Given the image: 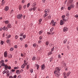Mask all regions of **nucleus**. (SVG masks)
<instances>
[{
	"instance_id": "f257e3e1",
	"label": "nucleus",
	"mask_w": 78,
	"mask_h": 78,
	"mask_svg": "<svg viewBox=\"0 0 78 78\" xmlns=\"http://www.w3.org/2000/svg\"><path fill=\"white\" fill-rule=\"evenodd\" d=\"M23 17L22 14H20L17 16V17L18 19H21Z\"/></svg>"
},
{
	"instance_id": "f03ea898",
	"label": "nucleus",
	"mask_w": 78,
	"mask_h": 78,
	"mask_svg": "<svg viewBox=\"0 0 78 78\" xmlns=\"http://www.w3.org/2000/svg\"><path fill=\"white\" fill-rule=\"evenodd\" d=\"M55 23H56V22H54V20H51V22L50 23V25L52 24L53 27H55Z\"/></svg>"
},
{
	"instance_id": "7ed1b4c3",
	"label": "nucleus",
	"mask_w": 78,
	"mask_h": 78,
	"mask_svg": "<svg viewBox=\"0 0 78 78\" xmlns=\"http://www.w3.org/2000/svg\"><path fill=\"white\" fill-rule=\"evenodd\" d=\"M60 71V69H59V68L58 67H56L55 69V71L54 72V74H55L56 72H59V71Z\"/></svg>"
},
{
	"instance_id": "20e7f679",
	"label": "nucleus",
	"mask_w": 78,
	"mask_h": 78,
	"mask_svg": "<svg viewBox=\"0 0 78 78\" xmlns=\"http://www.w3.org/2000/svg\"><path fill=\"white\" fill-rule=\"evenodd\" d=\"M55 76H56V77H58L59 76V75H60V73L59 72H57L56 73H55Z\"/></svg>"
},
{
	"instance_id": "39448f33",
	"label": "nucleus",
	"mask_w": 78,
	"mask_h": 78,
	"mask_svg": "<svg viewBox=\"0 0 78 78\" xmlns=\"http://www.w3.org/2000/svg\"><path fill=\"white\" fill-rule=\"evenodd\" d=\"M51 18V15H49L48 16L46 17V18L45 19V20H48V19H50Z\"/></svg>"
},
{
	"instance_id": "423d86ee",
	"label": "nucleus",
	"mask_w": 78,
	"mask_h": 78,
	"mask_svg": "<svg viewBox=\"0 0 78 78\" xmlns=\"http://www.w3.org/2000/svg\"><path fill=\"white\" fill-rule=\"evenodd\" d=\"M11 28V24H9L8 25H7V27H6V29H8V28Z\"/></svg>"
},
{
	"instance_id": "0eeeda50",
	"label": "nucleus",
	"mask_w": 78,
	"mask_h": 78,
	"mask_svg": "<svg viewBox=\"0 0 78 78\" xmlns=\"http://www.w3.org/2000/svg\"><path fill=\"white\" fill-rule=\"evenodd\" d=\"M67 31H68V28L67 27H65L63 28V31L64 32H66Z\"/></svg>"
},
{
	"instance_id": "6e6552de",
	"label": "nucleus",
	"mask_w": 78,
	"mask_h": 78,
	"mask_svg": "<svg viewBox=\"0 0 78 78\" xmlns=\"http://www.w3.org/2000/svg\"><path fill=\"white\" fill-rule=\"evenodd\" d=\"M64 22L63 21V20H61L60 22V25H64Z\"/></svg>"
},
{
	"instance_id": "1a4fd4ad",
	"label": "nucleus",
	"mask_w": 78,
	"mask_h": 78,
	"mask_svg": "<svg viewBox=\"0 0 78 78\" xmlns=\"http://www.w3.org/2000/svg\"><path fill=\"white\" fill-rule=\"evenodd\" d=\"M41 70H44V69H45V65H44V64H43L41 66Z\"/></svg>"
},
{
	"instance_id": "9d476101",
	"label": "nucleus",
	"mask_w": 78,
	"mask_h": 78,
	"mask_svg": "<svg viewBox=\"0 0 78 78\" xmlns=\"http://www.w3.org/2000/svg\"><path fill=\"white\" fill-rule=\"evenodd\" d=\"M7 55H8V53L7 52V51H5V52L4 53V56L5 58H6V57H7Z\"/></svg>"
},
{
	"instance_id": "9b49d317",
	"label": "nucleus",
	"mask_w": 78,
	"mask_h": 78,
	"mask_svg": "<svg viewBox=\"0 0 78 78\" xmlns=\"http://www.w3.org/2000/svg\"><path fill=\"white\" fill-rule=\"evenodd\" d=\"M16 73L17 75H19L20 73V71L19 70H17L16 71Z\"/></svg>"
},
{
	"instance_id": "f8f14e48",
	"label": "nucleus",
	"mask_w": 78,
	"mask_h": 78,
	"mask_svg": "<svg viewBox=\"0 0 78 78\" xmlns=\"http://www.w3.org/2000/svg\"><path fill=\"white\" fill-rule=\"evenodd\" d=\"M8 9H9V8H8V7L6 6L5 9V11H8Z\"/></svg>"
},
{
	"instance_id": "ddd939ff",
	"label": "nucleus",
	"mask_w": 78,
	"mask_h": 78,
	"mask_svg": "<svg viewBox=\"0 0 78 78\" xmlns=\"http://www.w3.org/2000/svg\"><path fill=\"white\" fill-rule=\"evenodd\" d=\"M50 12V10L49 9H46L45 10V12Z\"/></svg>"
},
{
	"instance_id": "4468645a",
	"label": "nucleus",
	"mask_w": 78,
	"mask_h": 78,
	"mask_svg": "<svg viewBox=\"0 0 78 78\" xmlns=\"http://www.w3.org/2000/svg\"><path fill=\"white\" fill-rule=\"evenodd\" d=\"M1 2H2V3L1 4V5L2 6H3V5H4V4H5V1H1Z\"/></svg>"
},
{
	"instance_id": "2eb2a0df",
	"label": "nucleus",
	"mask_w": 78,
	"mask_h": 78,
	"mask_svg": "<svg viewBox=\"0 0 78 78\" xmlns=\"http://www.w3.org/2000/svg\"><path fill=\"white\" fill-rule=\"evenodd\" d=\"M75 6V5H73V4H72L70 6V7L71 8H73Z\"/></svg>"
},
{
	"instance_id": "dca6fc26",
	"label": "nucleus",
	"mask_w": 78,
	"mask_h": 78,
	"mask_svg": "<svg viewBox=\"0 0 78 78\" xmlns=\"http://www.w3.org/2000/svg\"><path fill=\"white\" fill-rule=\"evenodd\" d=\"M25 64H23L22 66H21V68L22 69H24L25 68Z\"/></svg>"
},
{
	"instance_id": "f3484780",
	"label": "nucleus",
	"mask_w": 78,
	"mask_h": 78,
	"mask_svg": "<svg viewBox=\"0 0 78 78\" xmlns=\"http://www.w3.org/2000/svg\"><path fill=\"white\" fill-rule=\"evenodd\" d=\"M42 19H40V20H39V24H41V22H42Z\"/></svg>"
},
{
	"instance_id": "a211bd4d",
	"label": "nucleus",
	"mask_w": 78,
	"mask_h": 78,
	"mask_svg": "<svg viewBox=\"0 0 78 78\" xmlns=\"http://www.w3.org/2000/svg\"><path fill=\"white\" fill-rule=\"evenodd\" d=\"M22 8V5H19V10H21Z\"/></svg>"
},
{
	"instance_id": "6ab92c4d",
	"label": "nucleus",
	"mask_w": 78,
	"mask_h": 78,
	"mask_svg": "<svg viewBox=\"0 0 78 78\" xmlns=\"http://www.w3.org/2000/svg\"><path fill=\"white\" fill-rule=\"evenodd\" d=\"M49 44V42H48V41H47L45 42L46 45L48 46V45Z\"/></svg>"
},
{
	"instance_id": "aec40b11",
	"label": "nucleus",
	"mask_w": 78,
	"mask_h": 78,
	"mask_svg": "<svg viewBox=\"0 0 78 78\" xmlns=\"http://www.w3.org/2000/svg\"><path fill=\"white\" fill-rule=\"evenodd\" d=\"M4 66H5V70H7L8 69V66H7V65H6Z\"/></svg>"
},
{
	"instance_id": "412c9836",
	"label": "nucleus",
	"mask_w": 78,
	"mask_h": 78,
	"mask_svg": "<svg viewBox=\"0 0 78 78\" xmlns=\"http://www.w3.org/2000/svg\"><path fill=\"white\" fill-rule=\"evenodd\" d=\"M71 73H70V72H69L66 74V76H69V75H70V74Z\"/></svg>"
},
{
	"instance_id": "4be33fe9",
	"label": "nucleus",
	"mask_w": 78,
	"mask_h": 78,
	"mask_svg": "<svg viewBox=\"0 0 78 78\" xmlns=\"http://www.w3.org/2000/svg\"><path fill=\"white\" fill-rule=\"evenodd\" d=\"M36 57L35 56H34L32 58V61H34V60H36Z\"/></svg>"
},
{
	"instance_id": "5701e85b",
	"label": "nucleus",
	"mask_w": 78,
	"mask_h": 78,
	"mask_svg": "<svg viewBox=\"0 0 78 78\" xmlns=\"http://www.w3.org/2000/svg\"><path fill=\"white\" fill-rule=\"evenodd\" d=\"M36 7L35 6H34V7L33 8V11H36Z\"/></svg>"
},
{
	"instance_id": "b1692460",
	"label": "nucleus",
	"mask_w": 78,
	"mask_h": 78,
	"mask_svg": "<svg viewBox=\"0 0 78 78\" xmlns=\"http://www.w3.org/2000/svg\"><path fill=\"white\" fill-rule=\"evenodd\" d=\"M36 67H37V69L38 70V69H39V66L37 64L36 65Z\"/></svg>"
},
{
	"instance_id": "393cba45",
	"label": "nucleus",
	"mask_w": 78,
	"mask_h": 78,
	"mask_svg": "<svg viewBox=\"0 0 78 78\" xmlns=\"http://www.w3.org/2000/svg\"><path fill=\"white\" fill-rule=\"evenodd\" d=\"M4 22L6 24H8L9 23V21L8 20L5 21Z\"/></svg>"
},
{
	"instance_id": "a878e982",
	"label": "nucleus",
	"mask_w": 78,
	"mask_h": 78,
	"mask_svg": "<svg viewBox=\"0 0 78 78\" xmlns=\"http://www.w3.org/2000/svg\"><path fill=\"white\" fill-rule=\"evenodd\" d=\"M76 8H78V2H76Z\"/></svg>"
},
{
	"instance_id": "bb28decb",
	"label": "nucleus",
	"mask_w": 78,
	"mask_h": 78,
	"mask_svg": "<svg viewBox=\"0 0 78 78\" xmlns=\"http://www.w3.org/2000/svg\"><path fill=\"white\" fill-rule=\"evenodd\" d=\"M47 16H48V14L47 13H46L44 15V18H45V17H46Z\"/></svg>"
},
{
	"instance_id": "cd10ccee",
	"label": "nucleus",
	"mask_w": 78,
	"mask_h": 78,
	"mask_svg": "<svg viewBox=\"0 0 78 78\" xmlns=\"http://www.w3.org/2000/svg\"><path fill=\"white\" fill-rule=\"evenodd\" d=\"M42 33H43V31L41 30L39 32V34H41Z\"/></svg>"
},
{
	"instance_id": "c85d7f7f",
	"label": "nucleus",
	"mask_w": 78,
	"mask_h": 78,
	"mask_svg": "<svg viewBox=\"0 0 78 78\" xmlns=\"http://www.w3.org/2000/svg\"><path fill=\"white\" fill-rule=\"evenodd\" d=\"M30 73H32L33 72V69H30Z\"/></svg>"
},
{
	"instance_id": "c756f323",
	"label": "nucleus",
	"mask_w": 78,
	"mask_h": 78,
	"mask_svg": "<svg viewBox=\"0 0 78 78\" xmlns=\"http://www.w3.org/2000/svg\"><path fill=\"white\" fill-rule=\"evenodd\" d=\"M67 39L64 40L63 41L64 44H66V42H67Z\"/></svg>"
},
{
	"instance_id": "7c9ffc66",
	"label": "nucleus",
	"mask_w": 78,
	"mask_h": 78,
	"mask_svg": "<svg viewBox=\"0 0 78 78\" xmlns=\"http://www.w3.org/2000/svg\"><path fill=\"white\" fill-rule=\"evenodd\" d=\"M29 68H30V64H29V65H27V66L26 67L27 69H28Z\"/></svg>"
},
{
	"instance_id": "2f4dec72",
	"label": "nucleus",
	"mask_w": 78,
	"mask_h": 78,
	"mask_svg": "<svg viewBox=\"0 0 78 78\" xmlns=\"http://www.w3.org/2000/svg\"><path fill=\"white\" fill-rule=\"evenodd\" d=\"M8 58H12V55L11 54L9 55L8 56Z\"/></svg>"
},
{
	"instance_id": "473e14b6",
	"label": "nucleus",
	"mask_w": 78,
	"mask_h": 78,
	"mask_svg": "<svg viewBox=\"0 0 78 78\" xmlns=\"http://www.w3.org/2000/svg\"><path fill=\"white\" fill-rule=\"evenodd\" d=\"M73 2V0H69V3H72Z\"/></svg>"
},
{
	"instance_id": "72a5a7b5",
	"label": "nucleus",
	"mask_w": 78,
	"mask_h": 78,
	"mask_svg": "<svg viewBox=\"0 0 78 78\" xmlns=\"http://www.w3.org/2000/svg\"><path fill=\"white\" fill-rule=\"evenodd\" d=\"M53 30H54V28L53 27H52L50 29V31H51H51H53Z\"/></svg>"
},
{
	"instance_id": "f704fd0d",
	"label": "nucleus",
	"mask_w": 78,
	"mask_h": 78,
	"mask_svg": "<svg viewBox=\"0 0 78 78\" xmlns=\"http://www.w3.org/2000/svg\"><path fill=\"white\" fill-rule=\"evenodd\" d=\"M4 62H5V61L2 60L0 61V63L1 64H3Z\"/></svg>"
},
{
	"instance_id": "c9c22d12",
	"label": "nucleus",
	"mask_w": 78,
	"mask_h": 78,
	"mask_svg": "<svg viewBox=\"0 0 78 78\" xmlns=\"http://www.w3.org/2000/svg\"><path fill=\"white\" fill-rule=\"evenodd\" d=\"M11 36L10 35H9L7 37H6V39H9L10 37H11Z\"/></svg>"
},
{
	"instance_id": "e433bc0d",
	"label": "nucleus",
	"mask_w": 78,
	"mask_h": 78,
	"mask_svg": "<svg viewBox=\"0 0 78 78\" xmlns=\"http://www.w3.org/2000/svg\"><path fill=\"white\" fill-rule=\"evenodd\" d=\"M10 51H13L14 50V48H11L10 49Z\"/></svg>"
},
{
	"instance_id": "4c0bfd02",
	"label": "nucleus",
	"mask_w": 78,
	"mask_h": 78,
	"mask_svg": "<svg viewBox=\"0 0 78 78\" xmlns=\"http://www.w3.org/2000/svg\"><path fill=\"white\" fill-rule=\"evenodd\" d=\"M33 47H34V48L36 47V44L35 43L33 44Z\"/></svg>"
},
{
	"instance_id": "58836bf2",
	"label": "nucleus",
	"mask_w": 78,
	"mask_h": 78,
	"mask_svg": "<svg viewBox=\"0 0 78 78\" xmlns=\"http://www.w3.org/2000/svg\"><path fill=\"white\" fill-rule=\"evenodd\" d=\"M50 62H51V61H53V57H51L49 60Z\"/></svg>"
},
{
	"instance_id": "ea45409f",
	"label": "nucleus",
	"mask_w": 78,
	"mask_h": 78,
	"mask_svg": "<svg viewBox=\"0 0 78 78\" xmlns=\"http://www.w3.org/2000/svg\"><path fill=\"white\" fill-rule=\"evenodd\" d=\"M30 3H29L27 4V8H28V7H29V6H30Z\"/></svg>"
},
{
	"instance_id": "a19ab883",
	"label": "nucleus",
	"mask_w": 78,
	"mask_h": 78,
	"mask_svg": "<svg viewBox=\"0 0 78 78\" xmlns=\"http://www.w3.org/2000/svg\"><path fill=\"white\" fill-rule=\"evenodd\" d=\"M63 20L64 22H66V21H67V19H66V18H63Z\"/></svg>"
},
{
	"instance_id": "79ce46f5",
	"label": "nucleus",
	"mask_w": 78,
	"mask_h": 78,
	"mask_svg": "<svg viewBox=\"0 0 78 78\" xmlns=\"http://www.w3.org/2000/svg\"><path fill=\"white\" fill-rule=\"evenodd\" d=\"M17 38H18V36H17V35H16L15 36V38L16 39H17Z\"/></svg>"
},
{
	"instance_id": "37998d69",
	"label": "nucleus",
	"mask_w": 78,
	"mask_h": 78,
	"mask_svg": "<svg viewBox=\"0 0 78 78\" xmlns=\"http://www.w3.org/2000/svg\"><path fill=\"white\" fill-rule=\"evenodd\" d=\"M58 58H61V56L60 54H58Z\"/></svg>"
},
{
	"instance_id": "c03bdc74",
	"label": "nucleus",
	"mask_w": 78,
	"mask_h": 78,
	"mask_svg": "<svg viewBox=\"0 0 78 78\" xmlns=\"http://www.w3.org/2000/svg\"><path fill=\"white\" fill-rule=\"evenodd\" d=\"M23 35V33H20V36H22Z\"/></svg>"
},
{
	"instance_id": "a18cd8bd",
	"label": "nucleus",
	"mask_w": 78,
	"mask_h": 78,
	"mask_svg": "<svg viewBox=\"0 0 78 78\" xmlns=\"http://www.w3.org/2000/svg\"><path fill=\"white\" fill-rule=\"evenodd\" d=\"M4 43V42L3 41H1V45H3Z\"/></svg>"
},
{
	"instance_id": "49530a36",
	"label": "nucleus",
	"mask_w": 78,
	"mask_h": 78,
	"mask_svg": "<svg viewBox=\"0 0 78 78\" xmlns=\"http://www.w3.org/2000/svg\"><path fill=\"white\" fill-rule=\"evenodd\" d=\"M41 41L39 40L38 41V43L39 44H41Z\"/></svg>"
},
{
	"instance_id": "de8ad7c7",
	"label": "nucleus",
	"mask_w": 78,
	"mask_h": 78,
	"mask_svg": "<svg viewBox=\"0 0 78 78\" xmlns=\"http://www.w3.org/2000/svg\"><path fill=\"white\" fill-rule=\"evenodd\" d=\"M21 3H25V0H22Z\"/></svg>"
},
{
	"instance_id": "09e8293b",
	"label": "nucleus",
	"mask_w": 78,
	"mask_h": 78,
	"mask_svg": "<svg viewBox=\"0 0 78 78\" xmlns=\"http://www.w3.org/2000/svg\"><path fill=\"white\" fill-rule=\"evenodd\" d=\"M11 69V67L10 66H9L7 68V69Z\"/></svg>"
},
{
	"instance_id": "8fccbe9b",
	"label": "nucleus",
	"mask_w": 78,
	"mask_h": 78,
	"mask_svg": "<svg viewBox=\"0 0 78 78\" xmlns=\"http://www.w3.org/2000/svg\"><path fill=\"white\" fill-rule=\"evenodd\" d=\"M65 15H63L62 16V19H63L65 18Z\"/></svg>"
},
{
	"instance_id": "3c124183",
	"label": "nucleus",
	"mask_w": 78,
	"mask_h": 78,
	"mask_svg": "<svg viewBox=\"0 0 78 78\" xmlns=\"http://www.w3.org/2000/svg\"><path fill=\"white\" fill-rule=\"evenodd\" d=\"M19 69L18 67H15V68H14V69H15V70H16V69Z\"/></svg>"
},
{
	"instance_id": "603ef678",
	"label": "nucleus",
	"mask_w": 78,
	"mask_h": 78,
	"mask_svg": "<svg viewBox=\"0 0 78 78\" xmlns=\"http://www.w3.org/2000/svg\"><path fill=\"white\" fill-rule=\"evenodd\" d=\"M2 66L3 67L5 66V64L4 63H2Z\"/></svg>"
},
{
	"instance_id": "864d4df0",
	"label": "nucleus",
	"mask_w": 78,
	"mask_h": 78,
	"mask_svg": "<svg viewBox=\"0 0 78 78\" xmlns=\"http://www.w3.org/2000/svg\"><path fill=\"white\" fill-rule=\"evenodd\" d=\"M26 5H24L23 6V8H24V9H25V8H26Z\"/></svg>"
},
{
	"instance_id": "5fc2aeb1",
	"label": "nucleus",
	"mask_w": 78,
	"mask_h": 78,
	"mask_svg": "<svg viewBox=\"0 0 78 78\" xmlns=\"http://www.w3.org/2000/svg\"><path fill=\"white\" fill-rule=\"evenodd\" d=\"M6 28H5V26H4L3 28H2V30H5Z\"/></svg>"
},
{
	"instance_id": "6e6d98bb",
	"label": "nucleus",
	"mask_w": 78,
	"mask_h": 78,
	"mask_svg": "<svg viewBox=\"0 0 78 78\" xmlns=\"http://www.w3.org/2000/svg\"><path fill=\"white\" fill-rule=\"evenodd\" d=\"M70 9H71V7H68V10H70Z\"/></svg>"
},
{
	"instance_id": "4d7b16f0",
	"label": "nucleus",
	"mask_w": 78,
	"mask_h": 78,
	"mask_svg": "<svg viewBox=\"0 0 78 78\" xmlns=\"http://www.w3.org/2000/svg\"><path fill=\"white\" fill-rule=\"evenodd\" d=\"M6 72V70H4L3 72V74H5V73Z\"/></svg>"
},
{
	"instance_id": "13d9d810",
	"label": "nucleus",
	"mask_w": 78,
	"mask_h": 78,
	"mask_svg": "<svg viewBox=\"0 0 78 78\" xmlns=\"http://www.w3.org/2000/svg\"><path fill=\"white\" fill-rule=\"evenodd\" d=\"M17 78H21V75H20L17 77Z\"/></svg>"
},
{
	"instance_id": "bf43d9fd",
	"label": "nucleus",
	"mask_w": 78,
	"mask_h": 78,
	"mask_svg": "<svg viewBox=\"0 0 78 78\" xmlns=\"http://www.w3.org/2000/svg\"><path fill=\"white\" fill-rule=\"evenodd\" d=\"M75 17H76L77 18V17H78V15H76L74 16Z\"/></svg>"
},
{
	"instance_id": "052dcab7",
	"label": "nucleus",
	"mask_w": 78,
	"mask_h": 78,
	"mask_svg": "<svg viewBox=\"0 0 78 78\" xmlns=\"http://www.w3.org/2000/svg\"><path fill=\"white\" fill-rule=\"evenodd\" d=\"M54 47H53V48H52V49L51 50V51H54Z\"/></svg>"
},
{
	"instance_id": "680f3d73",
	"label": "nucleus",
	"mask_w": 78,
	"mask_h": 78,
	"mask_svg": "<svg viewBox=\"0 0 78 78\" xmlns=\"http://www.w3.org/2000/svg\"><path fill=\"white\" fill-rule=\"evenodd\" d=\"M27 47H28V45H27V44H25V48H27Z\"/></svg>"
},
{
	"instance_id": "e2e57ef3",
	"label": "nucleus",
	"mask_w": 78,
	"mask_h": 78,
	"mask_svg": "<svg viewBox=\"0 0 78 78\" xmlns=\"http://www.w3.org/2000/svg\"><path fill=\"white\" fill-rule=\"evenodd\" d=\"M9 71L7 70V72L6 71V74H9Z\"/></svg>"
},
{
	"instance_id": "0e129e2a",
	"label": "nucleus",
	"mask_w": 78,
	"mask_h": 78,
	"mask_svg": "<svg viewBox=\"0 0 78 78\" xmlns=\"http://www.w3.org/2000/svg\"><path fill=\"white\" fill-rule=\"evenodd\" d=\"M26 37V35H24L23 36V39H25V37Z\"/></svg>"
},
{
	"instance_id": "69168bd1",
	"label": "nucleus",
	"mask_w": 78,
	"mask_h": 78,
	"mask_svg": "<svg viewBox=\"0 0 78 78\" xmlns=\"http://www.w3.org/2000/svg\"><path fill=\"white\" fill-rule=\"evenodd\" d=\"M36 5V3L35 2L34 3V6H35Z\"/></svg>"
},
{
	"instance_id": "338daca9",
	"label": "nucleus",
	"mask_w": 78,
	"mask_h": 78,
	"mask_svg": "<svg viewBox=\"0 0 78 78\" xmlns=\"http://www.w3.org/2000/svg\"><path fill=\"white\" fill-rule=\"evenodd\" d=\"M17 78V76L16 75H15L13 77V78Z\"/></svg>"
},
{
	"instance_id": "774afa93",
	"label": "nucleus",
	"mask_w": 78,
	"mask_h": 78,
	"mask_svg": "<svg viewBox=\"0 0 78 78\" xmlns=\"http://www.w3.org/2000/svg\"><path fill=\"white\" fill-rule=\"evenodd\" d=\"M9 78H13V77H12V76H9Z\"/></svg>"
}]
</instances>
